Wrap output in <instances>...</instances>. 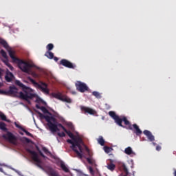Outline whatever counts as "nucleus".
<instances>
[{
	"instance_id": "1",
	"label": "nucleus",
	"mask_w": 176,
	"mask_h": 176,
	"mask_svg": "<svg viewBox=\"0 0 176 176\" xmlns=\"http://www.w3.org/2000/svg\"><path fill=\"white\" fill-rule=\"evenodd\" d=\"M0 45H2L3 46L4 49H6L8 52V54L12 58V62L15 63V64H17L19 68L23 72H25V74H28L30 72V68H34L35 65L32 63H30L27 61H25L24 60H21L14 54H16V52L12 50V48L9 47V44H8V42L5 41L3 38H0Z\"/></svg>"
},
{
	"instance_id": "2",
	"label": "nucleus",
	"mask_w": 176,
	"mask_h": 176,
	"mask_svg": "<svg viewBox=\"0 0 176 176\" xmlns=\"http://www.w3.org/2000/svg\"><path fill=\"white\" fill-rule=\"evenodd\" d=\"M109 115L120 127H123V129H128L129 130H132V131H133V133H135V134H136L138 136L142 134V131H141L140 126H138L137 124H133L132 125L131 123H130V121L127 120V118L123 117L122 118H120L119 116L116 115L115 111H109Z\"/></svg>"
},
{
	"instance_id": "3",
	"label": "nucleus",
	"mask_w": 176,
	"mask_h": 176,
	"mask_svg": "<svg viewBox=\"0 0 176 176\" xmlns=\"http://www.w3.org/2000/svg\"><path fill=\"white\" fill-rule=\"evenodd\" d=\"M36 113L39 116V118L41 119H45L46 122L48 123V127L52 133H56V131H60V129L58 127H60L63 131H66L67 129L65 128L63 124L58 123L57 122V119L53 116H45L41 111L36 110L35 111Z\"/></svg>"
},
{
	"instance_id": "4",
	"label": "nucleus",
	"mask_w": 176,
	"mask_h": 176,
	"mask_svg": "<svg viewBox=\"0 0 176 176\" xmlns=\"http://www.w3.org/2000/svg\"><path fill=\"white\" fill-rule=\"evenodd\" d=\"M15 85L21 87L23 91L19 92V98L21 100H24V101H27L28 103L31 104V101L30 100H32V98H35L36 96L32 93L33 90L29 87L24 85L20 80H15Z\"/></svg>"
},
{
	"instance_id": "5",
	"label": "nucleus",
	"mask_w": 176,
	"mask_h": 176,
	"mask_svg": "<svg viewBox=\"0 0 176 176\" xmlns=\"http://www.w3.org/2000/svg\"><path fill=\"white\" fill-rule=\"evenodd\" d=\"M67 142L72 144L71 148L76 153L78 157L82 159V157H83V148H82L83 140H82V138H77V139H76V142L72 139H68Z\"/></svg>"
},
{
	"instance_id": "6",
	"label": "nucleus",
	"mask_w": 176,
	"mask_h": 176,
	"mask_svg": "<svg viewBox=\"0 0 176 176\" xmlns=\"http://www.w3.org/2000/svg\"><path fill=\"white\" fill-rule=\"evenodd\" d=\"M28 79L30 80V82H31L32 85H34V87L40 89L43 93H45V94H49L50 93V90L47 89V84H46V82L41 81L39 84L31 77H28Z\"/></svg>"
},
{
	"instance_id": "7",
	"label": "nucleus",
	"mask_w": 176,
	"mask_h": 176,
	"mask_svg": "<svg viewBox=\"0 0 176 176\" xmlns=\"http://www.w3.org/2000/svg\"><path fill=\"white\" fill-rule=\"evenodd\" d=\"M28 153L32 155V159L33 161L35 162L36 166H37V167H38L39 168L43 169V167L41 165L42 161H41V160L39 159V156H38V153H36V152H35L32 150H30V149L28 150Z\"/></svg>"
},
{
	"instance_id": "8",
	"label": "nucleus",
	"mask_w": 176,
	"mask_h": 176,
	"mask_svg": "<svg viewBox=\"0 0 176 176\" xmlns=\"http://www.w3.org/2000/svg\"><path fill=\"white\" fill-rule=\"evenodd\" d=\"M19 89L16 86L12 85L9 87L8 91L0 90V94H3L4 96H17Z\"/></svg>"
},
{
	"instance_id": "9",
	"label": "nucleus",
	"mask_w": 176,
	"mask_h": 176,
	"mask_svg": "<svg viewBox=\"0 0 176 176\" xmlns=\"http://www.w3.org/2000/svg\"><path fill=\"white\" fill-rule=\"evenodd\" d=\"M75 86L78 91H80V93H85V91H87L89 90L87 85L81 81H77L75 83Z\"/></svg>"
},
{
	"instance_id": "10",
	"label": "nucleus",
	"mask_w": 176,
	"mask_h": 176,
	"mask_svg": "<svg viewBox=\"0 0 176 176\" xmlns=\"http://www.w3.org/2000/svg\"><path fill=\"white\" fill-rule=\"evenodd\" d=\"M3 138H4L5 140H8L10 144H16V141H17V138L13 133H12V132H7V134L3 135Z\"/></svg>"
},
{
	"instance_id": "11",
	"label": "nucleus",
	"mask_w": 176,
	"mask_h": 176,
	"mask_svg": "<svg viewBox=\"0 0 176 176\" xmlns=\"http://www.w3.org/2000/svg\"><path fill=\"white\" fill-rule=\"evenodd\" d=\"M60 64L61 65H63V67H66V68H70L72 69H75V68H76V65H74L72 63L67 59H62L60 61Z\"/></svg>"
},
{
	"instance_id": "12",
	"label": "nucleus",
	"mask_w": 176,
	"mask_h": 176,
	"mask_svg": "<svg viewBox=\"0 0 176 176\" xmlns=\"http://www.w3.org/2000/svg\"><path fill=\"white\" fill-rule=\"evenodd\" d=\"M14 79V75H13V73L10 72L9 69L6 70V76H5V80L6 82H8V83H10Z\"/></svg>"
},
{
	"instance_id": "13",
	"label": "nucleus",
	"mask_w": 176,
	"mask_h": 176,
	"mask_svg": "<svg viewBox=\"0 0 176 176\" xmlns=\"http://www.w3.org/2000/svg\"><path fill=\"white\" fill-rule=\"evenodd\" d=\"M80 109L82 112H84V113H89V115H96V111H94V109L90 107L82 106L80 107Z\"/></svg>"
},
{
	"instance_id": "14",
	"label": "nucleus",
	"mask_w": 176,
	"mask_h": 176,
	"mask_svg": "<svg viewBox=\"0 0 176 176\" xmlns=\"http://www.w3.org/2000/svg\"><path fill=\"white\" fill-rule=\"evenodd\" d=\"M143 133L144 134V135L147 136V138L149 141H151V142H153V141H155V136H153V135H152V133L148 130H144L143 131Z\"/></svg>"
},
{
	"instance_id": "15",
	"label": "nucleus",
	"mask_w": 176,
	"mask_h": 176,
	"mask_svg": "<svg viewBox=\"0 0 176 176\" xmlns=\"http://www.w3.org/2000/svg\"><path fill=\"white\" fill-rule=\"evenodd\" d=\"M122 172L120 175V176H131L130 172H129V169L127 168V166H126V164H123L122 165Z\"/></svg>"
},
{
	"instance_id": "16",
	"label": "nucleus",
	"mask_w": 176,
	"mask_h": 176,
	"mask_svg": "<svg viewBox=\"0 0 176 176\" xmlns=\"http://www.w3.org/2000/svg\"><path fill=\"white\" fill-rule=\"evenodd\" d=\"M64 131H65V133H66V134H67V135L69 137V138H71L72 140H73V141H75V142H76V140H78V138H76L75 136V135H74V133H72V132H71V131H68L66 129Z\"/></svg>"
},
{
	"instance_id": "17",
	"label": "nucleus",
	"mask_w": 176,
	"mask_h": 176,
	"mask_svg": "<svg viewBox=\"0 0 176 176\" xmlns=\"http://www.w3.org/2000/svg\"><path fill=\"white\" fill-rule=\"evenodd\" d=\"M51 96L54 97V98H56L57 100H60V101H61L63 95L61 93L58 92V93H52Z\"/></svg>"
},
{
	"instance_id": "18",
	"label": "nucleus",
	"mask_w": 176,
	"mask_h": 176,
	"mask_svg": "<svg viewBox=\"0 0 176 176\" xmlns=\"http://www.w3.org/2000/svg\"><path fill=\"white\" fill-rule=\"evenodd\" d=\"M124 153H126V155H132V156H135V153H134V151H133V148H131V147H130V146L125 148Z\"/></svg>"
},
{
	"instance_id": "19",
	"label": "nucleus",
	"mask_w": 176,
	"mask_h": 176,
	"mask_svg": "<svg viewBox=\"0 0 176 176\" xmlns=\"http://www.w3.org/2000/svg\"><path fill=\"white\" fill-rule=\"evenodd\" d=\"M60 101H63V102H67V104H71V102H72V99L67 96L66 95H63Z\"/></svg>"
},
{
	"instance_id": "20",
	"label": "nucleus",
	"mask_w": 176,
	"mask_h": 176,
	"mask_svg": "<svg viewBox=\"0 0 176 176\" xmlns=\"http://www.w3.org/2000/svg\"><path fill=\"white\" fill-rule=\"evenodd\" d=\"M45 56L47 57V58H50V60L54 58V54L50 51L46 52Z\"/></svg>"
},
{
	"instance_id": "21",
	"label": "nucleus",
	"mask_w": 176,
	"mask_h": 176,
	"mask_svg": "<svg viewBox=\"0 0 176 176\" xmlns=\"http://www.w3.org/2000/svg\"><path fill=\"white\" fill-rule=\"evenodd\" d=\"M60 168H62V170L63 171H65V173H69V169L67 167V166H65V164H64V162H60Z\"/></svg>"
},
{
	"instance_id": "22",
	"label": "nucleus",
	"mask_w": 176,
	"mask_h": 176,
	"mask_svg": "<svg viewBox=\"0 0 176 176\" xmlns=\"http://www.w3.org/2000/svg\"><path fill=\"white\" fill-rule=\"evenodd\" d=\"M98 142L101 145V146H104L105 145V140H104V138L102 136H100L98 139Z\"/></svg>"
},
{
	"instance_id": "23",
	"label": "nucleus",
	"mask_w": 176,
	"mask_h": 176,
	"mask_svg": "<svg viewBox=\"0 0 176 176\" xmlns=\"http://www.w3.org/2000/svg\"><path fill=\"white\" fill-rule=\"evenodd\" d=\"M0 129L2 130L3 131H8V128H6V124L0 122Z\"/></svg>"
},
{
	"instance_id": "24",
	"label": "nucleus",
	"mask_w": 176,
	"mask_h": 176,
	"mask_svg": "<svg viewBox=\"0 0 176 176\" xmlns=\"http://www.w3.org/2000/svg\"><path fill=\"white\" fill-rule=\"evenodd\" d=\"M41 111H42L43 113H48V115H52V113L49 112V110H47V109L43 106L41 107Z\"/></svg>"
},
{
	"instance_id": "25",
	"label": "nucleus",
	"mask_w": 176,
	"mask_h": 176,
	"mask_svg": "<svg viewBox=\"0 0 176 176\" xmlns=\"http://www.w3.org/2000/svg\"><path fill=\"white\" fill-rule=\"evenodd\" d=\"M54 47V45L52 43H50L46 46V49L48 50V52L53 50Z\"/></svg>"
},
{
	"instance_id": "26",
	"label": "nucleus",
	"mask_w": 176,
	"mask_h": 176,
	"mask_svg": "<svg viewBox=\"0 0 176 176\" xmlns=\"http://www.w3.org/2000/svg\"><path fill=\"white\" fill-rule=\"evenodd\" d=\"M0 53L2 56V57H3V58H8V54H6V52H5V50H1L0 51Z\"/></svg>"
},
{
	"instance_id": "27",
	"label": "nucleus",
	"mask_w": 176,
	"mask_h": 176,
	"mask_svg": "<svg viewBox=\"0 0 176 176\" xmlns=\"http://www.w3.org/2000/svg\"><path fill=\"white\" fill-rule=\"evenodd\" d=\"M104 151L106 153H109L112 151V148L105 146L104 147Z\"/></svg>"
},
{
	"instance_id": "28",
	"label": "nucleus",
	"mask_w": 176,
	"mask_h": 176,
	"mask_svg": "<svg viewBox=\"0 0 176 176\" xmlns=\"http://www.w3.org/2000/svg\"><path fill=\"white\" fill-rule=\"evenodd\" d=\"M93 96H94L96 98H101V95L100 94V93L97 92V91H94L92 93Z\"/></svg>"
},
{
	"instance_id": "29",
	"label": "nucleus",
	"mask_w": 176,
	"mask_h": 176,
	"mask_svg": "<svg viewBox=\"0 0 176 176\" xmlns=\"http://www.w3.org/2000/svg\"><path fill=\"white\" fill-rule=\"evenodd\" d=\"M115 164H110L109 165H108L107 168L109 170H111V171H113V170H115Z\"/></svg>"
},
{
	"instance_id": "30",
	"label": "nucleus",
	"mask_w": 176,
	"mask_h": 176,
	"mask_svg": "<svg viewBox=\"0 0 176 176\" xmlns=\"http://www.w3.org/2000/svg\"><path fill=\"white\" fill-rule=\"evenodd\" d=\"M22 131H23V133H25L26 135H28V137H33L32 133L28 132V131H27L25 129L23 128Z\"/></svg>"
},
{
	"instance_id": "31",
	"label": "nucleus",
	"mask_w": 176,
	"mask_h": 176,
	"mask_svg": "<svg viewBox=\"0 0 176 176\" xmlns=\"http://www.w3.org/2000/svg\"><path fill=\"white\" fill-rule=\"evenodd\" d=\"M0 118L1 120H4L5 122H8V120H6V116L5 114L0 113Z\"/></svg>"
},
{
	"instance_id": "32",
	"label": "nucleus",
	"mask_w": 176,
	"mask_h": 176,
	"mask_svg": "<svg viewBox=\"0 0 176 176\" xmlns=\"http://www.w3.org/2000/svg\"><path fill=\"white\" fill-rule=\"evenodd\" d=\"M87 162L89 163V164H94V161L92 157H87Z\"/></svg>"
},
{
	"instance_id": "33",
	"label": "nucleus",
	"mask_w": 176,
	"mask_h": 176,
	"mask_svg": "<svg viewBox=\"0 0 176 176\" xmlns=\"http://www.w3.org/2000/svg\"><path fill=\"white\" fill-rule=\"evenodd\" d=\"M23 140H25V142H27V144H30V142H32L31 140L28 139V138H25L24 137Z\"/></svg>"
},
{
	"instance_id": "34",
	"label": "nucleus",
	"mask_w": 176,
	"mask_h": 176,
	"mask_svg": "<svg viewBox=\"0 0 176 176\" xmlns=\"http://www.w3.org/2000/svg\"><path fill=\"white\" fill-rule=\"evenodd\" d=\"M15 126L16 127H17V129H19L20 130H21L23 131V130H24V128H23V126L19 125V124L15 122Z\"/></svg>"
},
{
	"instance_id": "35",
	"label": "nucleus",
	"mask_w": 176,
	"mask_h": 176,
	"mask_svg": "<svg viewBox=\"0 0 176 176\" xmlns=\"http://www.w3.org/2000/svg\"><path fill=\"white\" fill-rule=\"evenodd\" d=\"M32 76H33V78H39V75H38V74L35 73V72H32Z\"/></svg>"
},
{
	"instance_id": "36",
	"label": "nucleus",
	"mask_w": 176,
	"mask_h": 176,
	"mask_svg": "<svg viewBox=\"0 0 176 176\" xmlns=\"http://www.w3.org/2000/svg\"><path fill=\"white\" fill-rule=\"evenodd\" d=\"M58 137H60V138L65 137V133H64V132L58 133Z\"/></svg>"
},
{
	"instance_id": "37",
	"label": "nucleus",
	"mask_w": 176,
	"mask_h": 176,
	"mask_svg": "<svg viewBox=\"0 0 176 176\" xmlns=\"http://www.w3.org/2000/svg\"><path fill=\"white\" fill-rule=\"evenodd\" d=\"M7 67H8V68L10 69V71H13V69H14V67H13V66H12V65H10V63H8V65H7Z\"/></svg>"
},
{
	"instance_id": "38",
	"label": "nucleus",
	"mask_w": 176,
	"mask_h": 176,
	"mask_svg": "<svg viewBox=\"0 0 176 176\" xmlns=\"http://www.w3.org/2000/svg\"><path fill=\"white\" fill-rule=\"evenodd\" d=\"M5 59H6V60H3V62L4 63V64H6V65L8 66V65L10 64V63H9V60L8 59V58H5Z\"/></svg>"
},
{
	"instance_id": "39",
	"label": "nucleus",
	"mask_w": 176,
	"mask_h": 176,
	"mask_svg": "<svg viewBox=\"0 0 176 176\" xmlns=\"http://www.w3.org/2000/svg\"><path fill=\"white\" fill-rule=\"evenodd\" d=\"M89 173L94 175V170H93V168L89 167Z\"/></svg>"
},
{
	"instance_id": "40",
	"label": "nucleus",
	"mask_w": 176,
	"mask_h": 176,
	"mask_svg": "<svg viewBox=\"0 0 176 176\" xmlns=\"http://www.w3.org/2000/svg\"><path fill=\"white\" fill-rule=\"evenodd\" d=\"M43 152H44L45 153H49V150H47V149L46 148V147H43Z\"/></svg>"
},
{
	"instance_id": "41",
	"label": "nucleus",
	"mask_w": 176,
	"mask_h": 176,
	"mask_svg": "<svg viewBox=\"0 0 176 176\" xmlns=\"http://www.w3.org/2000/svg\"><path fill=\"white\" fill-rule=\"evenodd\" d=\"M156 151H162V146H156Z\"/></svg>"
},
{
	"instance_id": "42",
	"label": "nucleus",
	"mask_w": 176,
	"mask_h": 176,
	"mask_svg": "<svg viewBox=\"0 0 176 176\" xmlns=\"http://www.w3.org/2000/svg\"><path fill=\"white\" fill-rule=\"evenodd\" d=\"M36 108H37V109H41L42 107L39 106V104H36Z\"/></svg>"
},
{
	"instance_id": "43",
	"label": "nucleus",
	"mask_w": 176,
	"mask_h": 176,
	"mask_svg": "<svg viewBox=\"0 0 176 176\" xmlns=\"http://www.w3.org/2000/svg\"><path fill=\"white\" fill-rule=\"evenodd\" d=\"M39 154L41 155V156H42V157H45V155H43V153L42 151H39Z\"/></svg>"
},
{
	"instance_id": "44",
	"label": "nucleus",
	"mask_w": 176,
	"mask_h": 176,
	"mask_svg": "<svg viewBox=\"0 0 176 176\" xmlns=\"http://www.w3.org/2000/svg\"><path fill=\"white\" fill-rule=\"evenodd\" d=\"M54 61H58V58H57V57H54Z\"/></svg>"
},
{
	"instance_id": "45",
	"label": "nucleus",
	"mask_w": 176,
	"mask_h": 176,
	"mask_svg": "<svg viewBox=\"0 0 176 176\" xmlns=\"http://www.w3.org/2000/svg\"><path fill=\"white\" fill-rule=\"evenodd\" d=\"M2 78V72H0V78Z\"/></svg>"
},
{
	"instance_id": "46",
	"label": "nucleus",
	"mask_w": 176,
	"mask_h": 176,
	"mask_svg": "<svg viewBox=\"0 0 176 176\" xmlns=\"http://www.w3.org/2000/svg\"><path fill=\"white\" fill-rule=\"evenodd\" d=\"M174 176H176V170H175Z\"/></svg>"
},
{
	"instance_id": "47",
	"label": "nucleus",
	"mask_w": 176,
	"mask_h": 176,
	"mask_svg": "<svg viewBox=\"0 0 176 176\" xmlns=\"http://www.w3.org/2000/svg\"><path fill=\"white\" fill-rule=\"evenodd\" d=\"M20 134H21V135H23V134H24V133H20Z\"/></svg>"
},
{
	"instance_id": "48",
	"label": "nucleus",
	"mask_w": 176,
	"mask_h": 176,
	"mask_svg": "<svg viewBox=\"0 0 176 176\" xmlns=\"http://www.w3.org/2000/svg\"><path fill=\"white\" fill-rule=\"evenodd\" d=\"M0 87H2V84L0 83Z\"/></svg>"
},
{
	"instance_id": "49",
	"label": "nucleus",
	"mask_w": 176,
	"mask_h": 176,
	"mask_svg": "<svg viewBox=\"0 0 176 176\" xmlns=\"http://www.w3.org/2000/svg\"><path fill=\"white\" fill-rule=\"evenodd\" d=\"M0 171H2V168H0Z\"/></svg>"
},
{
	"instance_id": "50",
	"label": "nucleus",
	"mask_w": 176,
	"mask_h": 176,
	"mask_svg": "<svg viewBox=\"0 0 176 176\" xmlns=\"http://www.w3.org/2000/svg\"><path fill=\"white\" fill-rule=\"evenodd\" d=\"M87 152H89V148H87Z\"/></svg>"
}]
</instances>
